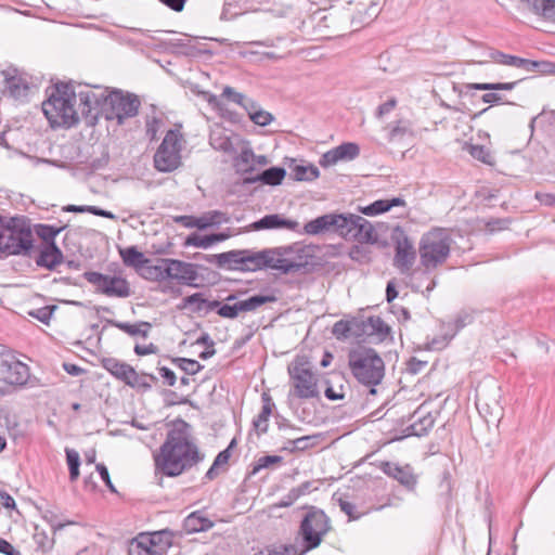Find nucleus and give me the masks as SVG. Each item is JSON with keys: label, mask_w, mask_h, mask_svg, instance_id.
<instances>
[{"label": "nucleus", "mask_w": 555, "mask_h": 555, "mask_svg": "<svg viewBox=\"0 0 555 555\" xmlns=\"http://www.w3.org/2000/svg\"><path fill=\"white\" fill-rule=\"evenodd\" d=\"M66 461L69 469V479L70 481H76L79 477V466H80V457L79 453L74 450L66 448Z\"/></svg>", "instance_id": "nucleus-46"}, {"label": "nucleus", "mask_w": 555, "mask_h": 555, "mask_svg": "<svg viewBox=\"0 0 555 555\" xmlns=\"http://www.w3.org/2000/svg\"><path fill=\"white\" fill-rule=\"evenodd\" d=\"M286 171L282 167H271L266 169L260 175L255 178L247 179L248 182H257L260 181L263 184L268 185H279L284 179Z\"/></svg>", "instance_id": "nucleus-37"}, {"label": "nucleus", "mask_w": 555, "mask_h": 555, "mask_svg": "<svg viewBox=\"0 0 555 555\" xmlns=\"http://www.w3.org/2000/svg\"><path fill=\"white\" fill-rule=\"evenodd\" d=\"M42 111L52 127H70L77 124L79 117L73 85H55L48 100L42 103Z\"/></svg>", "instance_id": "nucleus-2"}, {"label": "nucleus", "mask_w": 555, "mask_h": 555, "mask_svg": "<svg viewBox=\"0 0 555 555\" xmlns=\"http://www.w3.org/2000/svg\"><path fill=\"white\" fill-rule=\"evenodd\" d=\"M367 323L372 331L376 332L378 335L384 336L389 332L388 325L379 317L369 318Z\"/></svg>", "instance_id": "nucleus-57"}, {"label": "nucleus", "mask_w": 555, "mask_h": 555, "mask_svg": "<svg viewBox=\"0 0 555 555\" xmlns=\"http://www.w3.org/2000/svg\"><path fill=\"white\" fill-rule=\"evenodd\" d=\"M197 276V270L193 263L168 258L158 259L151 273L152 279H171L188 285L192 284Z\"/></svg>", "instance_id": "nucleus-9"}, {"label": "nucleus", "mask_w": 555, "mask_h": 555, "mask_svg": "<svg viewBox=\"0 0 555 555\" xmlns=\"http://www.w3.org/2000/svg\"><path fill=\"white\" fill-rule=\"evenodd\" d=\"M359 154L360 147L357 143L346 142L324 153L319 163L326 168L338 162L353 160Z\"/></svg>", "instance_id": "nucleus-17"}, {"label": "nucleus", "mask_w": 555, "mask_h": 555, "mask_svg": "<svg viewBox=\"0 0 555 555\" xmlns=\"http://www.w3.org/2000/svg\"><path fill=\"white\" fill-rule=\"evenodd\" d=\"M469 154L475 158L483 164L487 165H493L494 159L489 150H487L482 145H470L469 146Z\"/></svg>", "instance_id": "nucleus-51"}, {"label": "nucleus", "mask_w": 555, "mask_h": 555, "mask_svg": "<svg viewBox=\"0 0 555 555\" xmlns=\"http://www.w3.org/2000/svg\"><path fill=\"white\" fill-rule=\"evenodd\" d=\"M332 332L337 338H347L350 333V323L343 320L337 321Z\"/></svg>", "instance_id": "nucleus-60"}, {"label": "nucleus", "mask_w": 555, "mask_h": 555, "mask_svg": "<svg viewBox=\"0 0 555 555\" xmlns=\"http://www.w3.org/2000/svg\"><path fill=\"white\" fill-rule=\"evenodd\" d=\"M108 90L101 87H80L76 91V100H79L78 115L85 118L88 126H93L99 117L100 111L106 107Z\"/></svg>", "instance_id": "nucleus-7"}, {"label": "nucleus", "mask_w": 555, "mask_h": 555, "mask_svg": "<svg viewBox=\"0 0 555 555\" xmlns=\"http://www.w3.org/2000/svg\"><path fill=\"white\" fill-rule=\"evenodd\" d=\"M181 139L177 130H169L154 155V166L160 172H171L181 164Z\"/></svg>", "instance_id": "nucleus-8"}, {"label": "nucleus", "mask_w": 555, "mask_h": 555, "mask_svg": "<svg viewBox=\"0 0 555 555\" xmlns=\"http://www.w3.org/2000/svg\"><path fill=\"white\" fill-rule=\"evenodd\" d=\"M55 310V306H46L34 311H30L29 314L40 322L48 324L51 320V317Z\"/></svg>", "instance_id": "nucleus-55"}, {"label": "nucleus", "mask_w": 555, "mask_h": 555, "mask_svg": "<svg viewBox=\"0 0 555 555\" xmlns=\"http://www.w3.org/2000/svg\"><path fill=\"white\" fill-rule=\"evenodd\" d=\"M230 217L227 212L220 210H209L198 217V230H205L211 227H218L228 223Z\"/></svg>", "instance_id": "nucleus-36"}, {"label": "nucleus", "mask_w": 555, "mask_h": 555, "mask_svg": "<svg viewBox=\"0 0 555 555\" xmlns=\"http://www.w3.org/2000/svg\"><path fill=\"white\" fill-rule=\"evenodd\" d=\"M391 209V205H388L387 199H379L374 202L373 204L363 208V214L367 216H375L378 214L386 212Z\"/></svg>", "instance_id": "nucleus-54"}, {"label": "nucleus", "mask_w": 555, "mask_h": 555, "mask_svg": "<svg viewBox=\"0 0 555 555\" xmlns=\"http://www.w3.org/2000/svg\"><path fill=\"white\" fill-rule=\"evenodd\" d=\"M282 456L279 455H264L257 460L255 466L253 467L251 474H257L262 468H268L274 464H280L282 462Z\"/></svg>", "instance_id": "nucleus-53"}, {"label": "nucleus", "mask_w": 555, "mask_h": 555, "mask_svg": "<svg viewBox=\"0 0 555 555\" xmlns=\"http://www.w3.org/2000/svg\"><path fill=\"white\" fill-rule=\"evenodd\" d=\"M473 321V317L467 312H461L456 315L453 323L448 324V331L446 333V340L449 341L452 339L455 334L467 324H470Z\"/></svg>", "instance_id": "nucleus-42"}, {"label": "nucleus", "mask_w": 555, "mask_h": 555, "mask_svg": "<svg viewBox=\"0 0 555 555\" xmlns=\"http://www.w3.org/2000/svg\"><path fill=\"white\" fill-rule=\"evenodd\" d=\"M241 141L242 139L238 135L228 137L215 133L210 135L211 146L230 155L237 152Z\"/></svg>", "instance_id": "nucleus-31"}, {"label": "nucleus", "mask_w": 555, "mask_h": 555, "mask_svg": "<svg viewBox=\"0 0 555 555\" xmlns=\"http://www.w3.org/2000/svg\"><path fill=\"white\" fill-rule=\"evenodd\" d=\"M183 527L190 533L202 532L211 529L214 522L199 512H194L184 519Z\"/></svg>", "instance_id": "nucleus-33"}, {"label": "nucleus", "mask_w": 555, "mask_h": 555, "mask_svg": "<svg viewBox=\"0 0 555 555\" xmlns=\"http://www.w3.org/2000/svg\"><path fill=\"white\" fill-rule=\"evenodd\" d=\"M434 427V418H417L413 423L405 424L402 422L400 428L393 430V435L389 442L399 441L408 437H423L426 436Z\"/></svg>", "instance_id": "nucleus-18"}, {"label": "nucleus", "mask_w": 555, "mask_h": 555, "mask_svg": "<svg viewBox=\"0 0 555 555\" xmlns=\"http://www.w3.org/2000/svg\"><path fill=\"white\" fill-rule=\"evenodd\" d=\"M240 153L234 158V166L238 172L247 173L255 170V153L248 142L242 140L238 144Z\"/></svg>", "instance_id": "nucleus-26"}, {"label": "nucleus", "mask_w": 555, "mask_h": 555, "mask_svg": "<svg viewBox=\"0 0 555 555\" xmlns=\"http://www.w3.org/2000/svg\"><path fill=\"white\" fill-rule=\"evenodd\" d=\"M338 504L340 509L348 515L350 520H357L363 515V513H358L356 505L347 500L339 499Z\"/></svg>", "instance_id": "nucleus-56"}, {"label": "nucleus", "mask_w": 555, "mask_h": 555, "mask_svg": "<svg viewBox=\"0 0 555 555\" xmlns=\"http://www.w3.org/2000/svg\"><path fill=\"white\" fill-rule=\"evenodd\" d=\"M102 364L112 375L131 387L147 389L156 380V377L153 375H139L132 366L114 358L103 359Z\"/></svg>", "instance_id": "nucleus-13"}, {"label": "nucleus", "mask_w": 555, "mask_h": 555, "mask_svg": "<svg viewBox=\"0 0 555 555\" xmlns=\"http://www.w3.org/2000/svg\"><path fill=\"white\" fill-rule=\"evenodd\" d=\"M8 87L11 93L15 96H20L25 93L27 90V86L21 82V79H16L14 77L8 78Z\"/></svg>", "instance_id": "nucleus-61"}, {"label": "nucleus", "mask_w": 555, "mask_h": 555, "mask_svg": "<svg viewBox=\"0 0 555 555\" xmlns=\"http://www.w3.org/2000/svg\"><path fill=\"white\" fill-rule=\"evenodd\" d=\"M358 215H337L335 218L338 219L334 225V233L346 240H352L354 222Z\"/></svg>", "instance_id": "nucleus-34"}, {"label": "nucleus", "mask_w": 555, "mask_h": 555, "mask_svg": "<svg viewBox=\"0 0 555 555\" xmlns=\"http://www.w3.org/2000/svg\"><path fill=\"white\" fill-rule=\"evenodd\" d=\"M152 537L154 543V553L157 555H164L172 545L173 533L168 529L152 532Z\"/></svg>", "instance_id": "nucleus-39"}, {"label": "nucleus", "mask_w": 555, "mask_h": 555, "mask_svg": "<svg viewBox=\"0 0 555 555\" xmlns=\"http://www.w3.org/2000/svg\"><path fill=\"white\" fill-rule=\"evenodd\" d=\"M392 237L395 241L393 266L400 273L406 274L416 260V250L413 242L405 235L404 231L400 229H396Z\"/></svg>", "instance_id": "nucleus-14"}, {"label": "nucleus", "mask_w": 555, "mask_h": 555, "mask_svg": "<svg viewBox=\"0 0 555 555\" xmlns=\"http://www.w3.org/2000/svg\"><path fill=\"white\" fill-rule=\"evenodd\" d=\"M298 227V222L291 219H285L280 215L273 214V215H267L259 219L258 221H255L250 224V229L254 231H260V230H272V229H288V230H296Z\"/></svg>", "instance_id": "nucleus-23"}, {"label": "nucleus", "mask_w": 555, "mask_h": 555, "mask_svg": "<svg viewBox=\"0 0 555 555\" xmlns=\"http://www.w3.org/2000/svg\"><path fill=\"white\" fill-rule=\"evenodd\" d=\"M138 548L144 551V555H157L154 553V543L152 533H140L131 541V552H137Z\"/></svg>", "instance_id": "nucleus-41"}, {"label": "nucleus", "mask_w": 555, "mask_h": 555, "mask_svg": "<svg viewBox=\"0 0 555 555\" xmlns=\"http://www.w3.org/2000/svg\"><path fill=\"white\" fill-rule=\"evenodd\" d=\"M83 276L95 286L98 292L108 297L127 298L130 296L129 284L121 276L102 274L95 271L86 272Z\"/></svg>", "instance_id": "nucleus-12"}, {"label": "nucleus", "mask_w": 555, "mask_h": 555, "mask_svg": "<svg viewBox=\"0 0 555 555\" xmlns=\"http://www.w3.org/2000/svg\"><path fill=\"white\" fill-rule=\"evenodd\" d=\"M210 310H216L217 314L224 319H235L237 314L234 309V305L232 301L220 302L214 300L209 304Z\"/></svg>", "instance_id": "nucleus-48"}, {"label": "nucleus", "mask_w": 555, "mask_h": 555, "mask_svg": "<svg viewBox=\"0 0 555 555\" xmlns=\"http://www.w3.org/2000/svg\"><path fill=\"white\" fill-rule=\"evenodd\" d=\"M222 96L227 98L228 100L236 103V104H243V101H245V95L236 92L232 87H224L222 91Z\"/></svg>", "instance_id": "nucleus-62"}, {"label": "nucleus", "mask_w": 555, "mask_h": 555, "mask_svg": "<svg viewBox=\"0 0 555 555\" xmlns=\"http://www.w3.org/2000/svg\"><path fill=\"white\" fill-rule=\"evenodd\" d=\"M388 129V141L395 142L402 140L408 133H410V129L402 121H397L393 125L387 127Z\"/></svg>", "instance_id": "nucleus-50"}, {"label": "nucleus", "mask_w": 555, "mask_h": 555, "mask_svg": "<svg viewBox=\"0 0 555 555\" xmlns=\"http://www.w3.org/2000/svg\"><path fill=\"white\" fill-rule=\"evenodd\" d=\"M352 240L359 243H374L377 240L374 227L361 216H357Z\"/></svg>", "instance_id": "nucleus-29"}, {"label": "nucleus", "mask_w": 555, "mask_h": 555, "mask_svg": "<svg viewBox=\"0 0 555 555\" xmlns=\"http://www.w3.org/2000/svg\"><path fill=\"white\" fill-rule=\"evenodd\" d=\"M292 173L297 181H312L319 177V169L312 165H297Z\"/></svg>", "instance_id": "nucleus-44"}, {"label": "nucleus", "mask_w": 555, "mask_h": 555, "mask_svg": "<svg viewBox=\"0 0 555 555\" xmlns=\"http://www.w3.org/2000/svg\"><path fill=\"white\" fill-rule=\"evenodd\" d=\"M34 235L24 219L11 218L8 220L5 238V253L9 255H28L33 249Z\"/></svg>", "instance_id": "nucleus-10"}, {"label": "nucleus", "mask_w": 555, "mask_h": 555, "mask_svg": "<svg viewBox=\"0 0 555 555\" xmlns=\"http://www.w3.org/2000/svg\"><path fill=\"white\" fill-rule=\"evenodd\" d=\"M337 220L335 214L323 215L307 222L304 229L305 232L310 235H318L324 232L334 233V225Z\"/></svg>", "instance_id": "nucleus-28"}, {"label": "nucleus", "mask_w": 555, "mask_h": 555, "mask_svg": "<svg viewBox=\"0 0 555 555\" xmlns=\"http://www.w3.org/2000/svg\"><path fill=\"white\" fill-rule=\"evenodd\" d=\"M209 262L216 263L219 268L233 271H243L244 249H234L221 254L211 255L207 258Z\"/></svg>", "instance_id": "nucleus-22"}, {"label": "nucleus", "mask_w": 555, "mask_h": 555, "mask_svg": "<svg viewBox=\"0 0 555 555\" xmlns=\"http://www.w3.org/2000/svg\"><path fill=\"white\" fill-rule=\"evenodd\" d=\"M276 297L273 295H254L248 298L240 299L236 295L230 294L225 301H232L237 317L242 313L254 312L261 306L274 302Z\"/></svg>", "instance_id": "nucleus-19"}, {"label": "nucleus", "mask_w": 555, "mask_h": 555, "mask_svg": "<svg viewBox=\"0 0 555 555\" xmlns=\"http://www.w3.org/2000/svg\"><path fill=\"white\" fill-rule=\"evenodd\" d=\"M325 436L322 433L307 435L302 437H298L296 439L289 440L288 443L292 446L289 450L294 451H305L309 448L315 447L324 440Z\"/></svg>", "instance_id": "nucleus-38"}, {"label": "nucleus", "mask_w": 555, "mask_h": 555, "mask_svg": "<svg viewBox=\"0 0 555 555\" xmlns=\"http://www.w3.org/2000/svg\"><path fill=\"white\" fill-rule=\"evenodd\" d=\"M64 227H54L49 224H38L36 227L37 235L44 242V245L55 243L57 234L63 231Z\"/></svg>", "instance_id": "nucleus-45"}, {"label": "nucleus", "mask_w": 555, "mask_h": 555, "mask_svg": "<svg viewBox=\"0 0 555 555\" xmlns=\"http://www.w3.org/2000/svg\"><path fill=\"white\" fill-rule=\"evenodd\" d=\"M140 100L133 94H124L119 90L108 91L106 99V118L116 119L118 125L138 114Z\"/></svg>", "instance_id": "nucleus-11"}, {"label": "nucleus", "mask_w": 555, "mask_h": 555, "mask_svg": "<svg viewBox=\"0 0 555 555\" xmlns=\"http://www.w3.org/2000/svg\"><path fill=\"white\" fill-rule=\"evenodd\" d=\"M288 373L292 386L289 396L300 399L319 397L318 379L307 361L296 359L289 364Z\"/></svg>", "instance_id": "nucleus-6"}, {"label": "nucleus", "mask_w": 555, "mask_h": 555, "mask_svg": "<svg viewBox=\"0 0 555 555\" xmlns=\"http://www.w3.org/2000/svg\"><path fill=\"white\" fill-rule=\"evenodd\" d=\"M29 377L28 366L12 356L0 357V380L12 386L26 384Z\"/></svg>", "instance_id": "nucleus-15"}, {"label": "nucleus", "mask_w": 555, "mask_h": 555, "mask_svg": "<svg viewBox=\"0 0 555 555\" xmlns=\"http://www.w3.org/2000/svg\"><path fill=\"white\" fill-rule=\"evenodd\" d=\"M96 470L100 474L102 480L105 482L106 487L109 489V491L116 493L117 490L111 480L107 467L104 464L99 463L96 464Z\"/></svg>", "instance_id": "nucleus-63"}, {"label": "nucleus", "mask_w": 555, "mask_h": 555, "mask_svg": "<svg viewBox=\"0 0 555 555\" xmlns=\"http://www.w3.org/2000/svg\"><path fill=\"white\" fill-rule=\"evenodd\" d=\"M379 469L390 478L397 480L408 491H414L418 481V477L413 472V467L409 464L399 465L397 463L384 461L378 465Z\"/></svg>", "instance_id": "nucleus-16"}, {"label": "nucleus", "mask_w": 555, "mask_h": 555, "mask_svg": "<svg viewBox=\"0 0 555 555\" xmlns=\"http://www.w3.org/2000/svg\"><path fill=\"white\" fill-rule=\"evenodd\" d=\"M227 238H229V234L227 233H215L204 236L192 233L185 238L184 245L206 249L215 243L225 241Z\"/></svg>", "instance_id": "nucleus-30"}, {"label": "nucleus", "mask_w": 555, "mask_h": 555, "mask_svg": "<svg viewBox=\"0 0 555 555\" xmlns=\"http://www.w3.org/2000/svg\"><path fill=\"white\" fill-rule=\"evenodd\" d=\"M516 83H517L516 81H514V82H498V83H488V82L467 83L465 86V88L468 90L475 89V90H483V91H500V90L511 91L515 88Z\"/></svg>", "instance_id": "nucleus-47"}, {"label": "nucleus", "mask_w": 555, "mask_h": 555, "mask_svg": "<svg viewBox=\"0 0 555 555\" xmlns=\"http://www.w3.org/2000/svg\"><path fill=\"white\" fill-rule=\"evenodd\" d=\"M160 125L162 120L156 118L155 116L146 119V135L150 138V140L156 139Z\"/></svg>", "instance_id": "nucleus-59"}, {"label": "nucleus", "mask_w": 555, "mask_h": 555, "mask_svg": "<svg viewBox=\"0 0 555 555\" xmlns=\"http://www.w3.org/2000/svg\"><path fill=\"white\" fill-rule=\"evenodd\" d=\"M349 366L353 376L366 386L378 385L385 376V363L371 348H361L350 352Z\"/></svg>", "instance_id": "nucleus-4"}, {"label": "nucleus", "mask_w": 555, "mask_h": 555, "mask_svg": "<svg viewBox=\"0 0 555 555\" xmlns=\"http://www.w3.org/2000/svg\"><path fill=\"white\" fill-rule=\"evenodd\" d=\"M176 362L182 371L190 375H194L203 369V365L193 359L178 358Z\"/></svg>", "instance_id": "nucleus-52"}, {"label": "nucleus", "mask_w": 555, "mask_h": 555, "mask_svg": "<svg viewBox=\"0 0 555 555\" xmlns=\"http://www.w3.org/2000/svg\"><path fill=\"white\" fill-rule=\"evenodd\" d=\"M264 257V249L260 251L244 249V262L242 272H254L266 268Z\"/></svg>", "instance_id": "nucleus-35"}, {"label": "nucleus", "mask_w": 555, "mask_h": 555, "mask_svg": "<svg viewBox=\"0 0 555 555\" xmlns=\"http://www.w3.org/2000/svg\"><path fill=\"white\" fill-rule=\"evenodd\" d=\"M250 120L253 122H255L256 125H258V126L264 127V126L269 125L273 120V116H272L271 113L260 108L259 112H254L251 114V119Z\"/></svg>", "instance_id": "nucleus-58"}, {"label": "nucleus", "mask_w": 555, "mask_h": 555, "mask_svg": "<svg viewBox=\"0 0 555 555\" xmlns=\"http://www.w3.org/2000/svg\"><path fill=\"white\" fill-rule=\"evenodd\" d=\"M175 222L185 227V228H197L198 229V217L194 216H177L175 217Z\"/></svg>", "instance_id": "nucleus-64"}, {"label": "nucleus", "mask_w": 555, "mask_h": 555, "mask_svg": "<svg viewBox=\"0 0 555 555\" xmlns=\"http://www.w3.org/2000/svg\"><path fill=\"white\" fill-rule=\"evenodd\" d=\"M488 55L491 60H493L496 63L517 67V68L522 67V68L531 69V68L539 66V63H537V62H532V61L521 59L518 56H514V55H508V54H505L501 51L493 50V49L489 50Z\"/></svg>", "instance_id": "nucleus-27"}, {"label": "nucleus", "mask_w": 555, "mask_h": 555, "mask_svg": "<svg viewBox=\"0 0 555 555\" xmlns=\"http://www.w3.org/2000/svg\"><path fill=\"white\" fill-rule=\"evenodd\" d=\"M204 455L201 454L192 436L191 425L182 418H176L167 431L166 440L154 454L155 474L178 477L191 469Z\"/></svg>", "instance_id": "nucleus-1"}, {"label": "nucleus", "mask_w": 555, "mask_h": 555, "mask_svg": "<svg viewBox=\"0 0 555 555\" xmlns=\"http://www.w3.org/2000/svg\"><path fill=\"white\" fill-rule=\"evenodd\" d=\"M331 529V519L324 511L315 506L307 507L298 530L304 546L299 555L317 548Z\"/></svg>", "instance_id": "nucleus-5"}, {"label": "nucleus", "mask_w": 555, "mask_h": 555, "mask_svg": "<svg viewBox=\"0 0 555 555\" xmlns=\"http://www.w3.org/2000/svg\"><path fill=\"white\" fill-rule=\"evenodd\" d=\"M266 268L281 271L282 273H296L305 268V263L282 258L274 249H264Z\"/></svg>", "instance_id": "nucleus-20"}, {"label": "nucleus", "mask_w": 555, "mask_h": 555, "mask_svg": "<svg viewBox=\"0 0 555 555\" xmlns=\"http://www.w3.org/2000/svg\"><path fill=\"white\" fill-rule=\"evenodd\" d=\"M111 324L130 336H142L146 337L151 328L149 322H139L137 324H129L124 322L111 321Z\"/></svg>", "instance_id": "nucleus-40"}, {"label": "nucleus", "mask_w": 555, "mask_h": 555, "mask_svg": "<svg viewBox=\"0 0 555 555\" xmlns=\"http://www.w3.org/2000/svg\"><path fill=\"white\" fill-rule=\"evenodd\" d=\"M451 244L452 237L447 229L435 228L423 234L418 245L422 266L426 270L441 266L450 255Z\"/></svg>", "instance_id": "nucleus-3"}, {"label": "nucleus", "mask_w": 555, "mask_h": 555, "mask_svg": "<svg viewBox=\"0 0 555 555\" xmlns=\"http://www.w3.org/2000/svg\"><path fill=\"white\" fill-rule=\"evenodd\" d=\"M63 261V254L55 243L47 244L36 260L39 267L53 270Z\"/></svg>", "instance_id": "nucleus-25"}, {"label": "nucleus", "mask_w": 555, "mask_h": 555, "mask_svg": "<svg viewBox=\"0 0 555 555\" xmlns=\"http://www.w3.org/2000/svg\"><path fill=\"white\" fill-rule=\"evenodd\" d=\"M231 457V454L229 453V449H224L221 452L218 453V455L215 457L212 465L207 470L205 477L209 480L215 479L219 475V469L224 467Z\"/></svg>", "instance_id": "nucleus-43"}, {"label": "nucleus", "mask_w": 555, "mask_h": 555, "mask_svg": "<svg viewBox=\"0 0 555 555\" xmlns=\"http://www.w3.org/2000/svg\"><path fill=\"white\" fill-rule=\"evenodd\" d=\"M121 258L125 264L129 267H133L135 269H142L147 271L149 275L153 273V264L152 261L145 258L144 254L139 251L135 247H128L126 249L120 250Z\"/></svg>", "instance_id": "nucleus-24"}, {"label": "nucleus", "mask_w": 555, "mask_h": 555, "mask_svg": "<svg viewBox=\"0 0 555 555\" xmlns=\"http://www.w3.org/2000/svg\"><path fill=\"white\" fill-rule=\"evenodd\" d=\"M266 268L281 271L282 273H296L305 268V263L282 258L274 249H264Z\"/></svg>", "instance_id": "nucleus-21"}, {"label": "nucleus", "mask_w": 555, "mask_h": 555, "mask_svg": "<svg viewBox=\"0 0 555 555\" xmlns=\"http://www.w3.org/2000/svg\"><path fill=\"white\" fill-rule=\"evenodd\" d=\"M343 379V377L339 374H335L332 376V379L327 382L328 386L326 387L324 393L325 397L328 400H338L343 399L345 397V391L343 385H338L337 388H335L332 383L336 382L339 383Z\"/></svg>", "instance_id": "nucleus-49"}, {"label": "nucleus", "mask_w": 555, "mask_h": 555, "mask_svg": "<svg viewBox=\"0 0 555 555\" xmlns=\"http://www.w3.org/2000/svg\"><path fill=\"white\" fill-rule=\"evenodd\" d=\"M529 9L546 21L555 23V0H522Z\"/></svg>", "instance_id": "nucleus-32"}]
</instances>
